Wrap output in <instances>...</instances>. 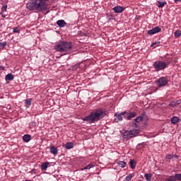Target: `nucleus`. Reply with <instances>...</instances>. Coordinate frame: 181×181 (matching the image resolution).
Returning a JSON list of instances; mask_svg holds the SVG:
<instances>
[{
  "mask_svg": "<svg viewBox=\"0 0 181 181\" xmlns=\"http://www.w3.org/2000/svg\"><path fill=\"white\" fill-rule=\"evenodd\" d=\"M138 134H139V130L138 129L127 130L123 134V139L124 141H128L131 138L136 136Z\"/></svg>",
  "mask_w": 181,
  "mask_h": 181,
  "instance_id": "4",
  "label": "nucleus"
},
{
  "mask_svg": "<svg viewBox=\"0 0 181 181\" xmlns=\"http://www.w3.org/2000/svg\"><path fill=\"white\" fill-rule=\"evenodd\" d=\"M30 139H32V136L30 134H25L23 136V141H24V142H29Z\"/></svg>",
  "mask_w": 181,
  "mask_h": 181,
  "instance_id": "17",
  "label": "nucleus"
},
{
  "mask_svg": "<svg viewBox=\"0 0 181 181\" xmlns=\"http://www.w3.org/2000/svg\"><path fill=\"white\" fill-rule=\"evenodd\" d=\"M91 168H94V165L93 164H88L87 166H86L83 170H90L91 169Z\"/></svg>",
  "mask_w": 181,
  "mask_h": 181,
  "instance_id": "30",
  "label": "nucleus"
},
{
  "mask_svg": "<svg viewBox=\"0 0 181 181\" xmlns=\"http://www.w3.org/2000/svg\"><path fill=\"white\" fill-rule=\"evenodd\" d=\"M144 177H146V180L151 181V179L152 178V174H151V173H146L144 175Z\"/></svg>",
  "mask_w": 181,
  "mask_h": 181,
  "instance_id": "23",
  "label": "nucleus"
},
{
  "mask_svg": "<svg viewBox=\"0 0 181 181\" xmlns=\"http://www.w3.org/2000/svg\"><path fill=\"white\" fill-rule=\"evenodd\" d=\"M46 13H49V11H47Z\"/></svg>",
  "mask_w": 181,
  "mask_h": 181,
  "instance_id": "40",
  "label": "nucleus"
},
{
  "mask_svg": "<svg viewBox=\"0 0 181 181\" xmlns=\"http://www.w3.org/2000/svg\"><path fill=\"white\" fill-rule=\"evenodd\" d=\"M112 11H114L115 13H122L124 11H125V8L121 6H115L112 8Z\"/></svg>",
  "mask_w": 181,
  "mask_h": 181,
  "instance_id": "10",
  "label": "nucleus"
},
{
  "mask_svg": "<svg viewBox=\"0 0 181 181\" xmlns=\"http://www.w3.org/2000/svg\"><path fill=\"white\" fill-rule=\"evenodd\" d=\"M141 145H142V146H144L145 143H142V144H139V146H141Z\"/></svg>",
  "mask_w": 181,
  "mask_h": 181,
  "instance_id": "37",
  "label": "nucleus"
},
{
  "mask_svg": "<svg viewBox=\"0 0 181 181\" xmlns=\"http://www.w3.org/2000/svg\"><path fill=\"white\" fill-rule=\"evenodd\" d=\"M13 78H15V76L12 74H8L5 76L6 81H12V80H13Z\"/></svg>",
  "mask_w": 181,
  "mask_h": 181,
  "instance_id": "15",
  "label": "nucleus"
},
{
  "mask_svg": "<svg viewBox=\"0 0 181 181\" xmlns=\"http://www.w3.org/2000/svg\"><path fill=\"white\" fill-rule=\"evenodd\" d=\"M7 45H8V42H0V49H5V47H6Z\"/></svg>",
  "mask_w": 181,
  "mask_h": 181,
  "instance_id": "26",
  "label": "nucleus"
},
{
  "mask_svg": "<svg viewBox=\"0 0 181 181\" xmlns=\"http://www.w3.org/2000/svg\"><path fill=\"white\" fill-rule=\"evenodd\" d=\"M174 179L175 180H180L181 181V173H177V174H175V175L173 176Z\"/></svg>",
  "mask_w": 181,
  "mask_h": 181,
  "instance_id": "25",
  "label": "nucleus"
},
{
  "mask_svg": "<svg viewBox=\"0 0 181 181\" xmlns=\"http://www.w3.org/2000/svg\"><path fill=\"white\" fill-rule=\"evenodd\" d=\"M47 1L49 0H32L27 3V9H28V11H37V12L47 11L49 8Z\"/></svg>",
  "mask_w": 181,
  "mask_h": 181,
  "instance_id": "1",
  "label": "nucleus"
},
{
  "mask_svg": "<svg viewBox=\"0 0 181 181\" xmlns=\"http://www.w3.org/2000/svg\"><path fill=\"white\" fill-rule=\"evenodd\" d=\"M6 8H7V6H3L1 7L2 12H6Z\"/></svg>",
  "mask_w": 181,
  "mask_h": 181,
  "instance_id": "33",
  "label": "nucleus"
},
{
  "mask_svg": "<svg viewBox=\"0 0 181 181\" xmlns=\"http://www.w3.org/2000/svg\"><path fill=\"white\" fill-rule=\"evenodd\" d=\"M166 1L162 2V1H158V8H163V6H165V5H166Z\"/></svg>",
  "mask_w": 181,
  "mask_h": 181,
  "instance_id": "28",
  "label": "nucleus"
},
{
  "mask_svg": "<svg viewBox=\"0 0 181 181\" xmlns=\"http://www.w3.org/2000/svg\"><path fill=\"white\" fill-rule=\"evenodd\" d=\"M136 117V112H131L128 110L127 115L124 116V118L125 119H128L129 121H131L132 118H135Z\"/></svg>",
  "mask_w": 181,
  "mask_h": 181,
  "instance_id": "9",
  "label": "nucleus"
},
{
  "mask_svg": "<svg viewBox=\"0 0 181 181\" xmlns=\"http://www.w3.org/2000/svg\"><path fill=\"white\" fill-rule=\"evenodd\" d=\"M65 148L66 149H73V148H74V144H73L72 142H67L65 145Z\"/></svg>",
  "mask_w": 181,
  "mask_h": 181,
  "instance_id": "19",
  "label": "nucleus"
},
{
  "mask_svg": "<svg viewBox=\"0 0 181 181\" xmlns=\"http://www.w3.org/2000/svg\"><path fill=\"white\" fill-rule=\"evenodd\" d=\"M145 117H146L145 114H141L140 116L137 117L136 119L133 120L134 125H135V127H137L138 125L136 124V122H142Z\"/></svg>",
  "mask_w": 181,
  "mask_h": 181,
  "instance_id": "8",
  "label": "nucleus"
},
{
  "mask_svg": "<svg viewBox=\"0 0 181 181\" xmlns=\"http://www.w3.org/2000/svg\"><path fill=\"white\" fill-rule=\"evenodd\" d=\"M165 159H173V154L167 155Z\"/></svg>",
  "mask_w": 181,
  "mask_h": 181,
  "instance_id": "32",
  "label": "nucleus"
},
{
  "mask_svg": "<svg viewBox=\"0 0 181 181\" xmlns=\"http://www.w3.org/2000/svg\"><path fill=\"white\" fill-rule=\"evenodd\" d=\"M134 176H135V174L134 173L129 174V175L126 176L125 180L130 181L132 179V177H134Z\"/></svg>",
  "mask_w": 181,
  "mask_h": 181,
  "instance_id": "24",
  "label": "nucleus"
},
{
  "mask_svg": "<svg viewBox=\"0 0 181 181\" xmlns=\"http://www.w3.org/2000/svg\"><path fill=\"white\" fill-rule=\"evenodd\" d=\"M153 67L155 71H160L165 70L168 67V64L163 61H156L153 64Z\"/></svg>",
  "mask_w": 181,
  "mask_h": 181,
  "instance_id": "5",
  "label": "nucleus"
},
{
  "mask_svg": "<svg viewBox=\"0 0 181 181\" xmlns=\"http://www.w3.org/2000/svg\"><path fill=\"white\" fill-rule=\"evenodd\" d=\"M174 36H175V37H180V36H181V31H180V30H176L174 33Z\"/></svg>",
  "mask_w": 181,
  "mask_h": 181,
  "instance_id": "27",
  "label": "nucleus"
},
{
  "mask_svg": "<svg viewBox=\"0 0 181 181\" xmlns=\"http://www.w3.org/2000/svg\"><path fill=\"white\" fill-rule=\"evenodd\" d=\"M25 105L30 107L32 105V98H28L25 100Z\"/></svg>",
  "mask_w": 181,
  "mask_h": 181,
  "instance_id": "21",
  "label": "nucleus"
},
{
  "mask_svg": "<svg viewBox=\"0 0 181 181\" xmlns=\"http://www.w3.org/2000/svg\"><path fill=\"white\" fill-rule=\"evenodd\" d=\"M115 122H119V121H122V116L118 112L115 113Z\"/></svg>",
  "mask_w": 181,
  "mask_h": 181,
  "instance_id": "14",
  "label": "nucleus"
},
{
  "mask_svg": "<svg viewBox=\"0 0 181 181\" xmlns=\"http://www.w3.org/2000/svg\"><path fill=\"white\" fill-rule=\"evenodd\" d=\"M49 165H50V163H49L47 161L42 163L41 164V170H46V169H47V168L49 167Z\"/></svg>",
  "mask_w": 181,
  "mask_h": 181,
  "instance_id": "16",
  "label": "nucleus"
},
{
  "mask_svg": "<svg viewBox=\"0 0 181 181\" xmlns=\"http://www.w3.org/2000/svg\"><path fill=\"white\" fill-rule=\"evenodd\" d=\"M180 121V119L178 117H173L171 118V123L172 124H177Z\"/></svg>",
  "mask_w": 181,
  "mask_h": 181,
  "instance_id": "20",
  "label": "nucleus"
},
{
  "mask_svg": "<svg viewBox=\"0 0 181 181\" xmlns=\"http://www.w3.org/2000/svg\"><path fill=\"white\" fill-rule=\"evenodd\" d=\"M50 153L52 155H57L59 150H57V147H54V146H51L49 148Z\"/></svg>",
  "mask_w": 181,
  "mask_h": 181,
  "instance_id": "13",
  "label": "nucleus"
},
{
  "mask_svg": "<svg viewBox=\"0 0 181 181\" xmlns=\"http://www.w3.org/2000/svg\"><path fill=\"white\" fill-rule=\"evenodd\" d=\"M0 70L4 71V70H5V67H4L3 66H0Z\"/></svg>",
  "mask_w": 181,
  "mask_h": 181,
  "instance_id": "36",
  "label": "nucleus"
},
{
  "mask_svg": "<svg viewBox=\"0 0 181 181\" xmlns=\"http://www.w3.org/2000/svg\"><path fill=\"white\" fill-rule=\"evenodd\" d=\"M173 158H175L176 159H179V156L176 154H173Z\"/></svg>",
  "mask_w": 181,
  "mask_h": 181,
  "instance_id": "35",
  "label": "nucleus"
},
{
  "mask_svg": "<svg viewBox=\"0 0 181 181\" xmlns=\"http://www.w3.org/2000/svg\"><path fill=\"white\" fill-rule=\"evenodd\" d=\"M57 52H70L73 49V43L69 42H61L55 47Z\"/></svg>",
  "mask_w": 181,
  "mask_h": 181,
  "instance_id": "3",
  "label": "nucleus"
},
{
  "mask_svg": "<svg viewBox=\"0 0 181 181\" xmlns=\"http://www.w3.org/2000/svg\"><path fill=\"white\" fill-rule=\"evenodd\" d=\"M57 25L59 28H64V26H66L67 25V23H66V21H64V20H59L57 21Z\"/></svg>",
  "mask_w": 181,
  "mask_h": 181,
  "instance_id": "12",
  "label": "nucleus"
},
{
  "mask_svg": "<svg viewBox=\"0 0 181 181\" xmlns=\"http://www.w3.org/2000/svg\"><path fill=\"white\" fill-rule=\"evenodd\" d=\"M117 165L120 168H125V166H127V163H125V161H119Z\"/></svg>",
  "mask_w": 181,
  "mask_h": 181,
  "instance_id": "22",
  "label": "nucleus"
},
{
  "mask_svg": "<svg viewBox=\"0 0 181 181\" xmlns=\"http://www.w3.org/2000/svg\"><path fill=\"white\" fill-rule=\"evenodd\" d=\"M156 83L158 87L160 88V87H165V86H167L168 83H169V81L168 80V77L161 76L156 81Z\"/></svg>",
  "mask_w": 181,
  "mask_h": 181,
  "instance_id": "6",
  "label": "nucleus"
},
{
  "mask_svg": "<svg viewBox=\"0 0 181 181\" xmlns=\"http://www.w3.org/2000/svg\"><path fill=\"white\" fill-rule=\"evenodd\" d=\"M13 33H21V30L18 27L13 28Z\"/></svg>",
  "mask_w": 181,
  "mask_h": 181,
  "instance_id": "29",
  "label": "nucleus"
},
{
  "mask_svg": "<svg viewBox=\"0 0 181 181\" xmlns=\"http://www.w3.org/2000/svg\"><path fill=\"white\" fill-rule=\"evenodd\" d=\"M160 41H155L151 45V47H153V46H156V45H160Z\"/></svg>",
  "mask_w": 181,
  "mask_h": 181,
  "instance_id": "31",
  "label": "nucleus"
},
{
  "mask_svg": "<svg viewBox=\"0 0 181 181\" xmlns=\"http://www.w3.org/2000/svg\"><path fill=\"white\" fill-rule=\"evenodd\" d=\"M105 117V111L102 109H97L94 112H92L88 116L84 117L83 121L88 122L89 124H93V122H97L100 119H103Z\"/></svg>",
  "mask_w": 181,
  "mask_h": 181,
  "instance_id": "2",
  "label": "nucleus"
},
{
  "mask_svg": "<svg viewBox=\"0 0 181 181\" xmlns=\"http://www.w3.org/2000/svg\"><path fill=\"white\" fill-rule=\"evenodd\" d=\"M122 116V115H128V110L127 111H124V112H122L121 113H119Z\"/></svg>",
  "mask_w": 181,
  "mask_h": 181,
  "instance_id": "34",
  "label": "nucleus"
},
{
  "mask_svg": "<svg viewBox=\"0 0 181 181\" xmlns=\"http://www.w3.org/2000/svg\"><path fill=\"white\" fill-rule=\"evenodd\" d=\"M180 104H181V100H177L170 103L169 107H172L173 108H175L176 107H179Z\"/></svg>",
  "mask_w": 181,
  "mask_h": 181,
  "instance_id": "11",
  "label": "nucleus"
},
{
  "mask_svg": "<svg viewBox=\"0 0 181 181\" xmlns=\"http://www.w3.org/2000/svg\"><path fill=\"white\" fill-rule=\"evenodd\" d=\"M129 166L131 169H135V168H136V161H135V160H130Z\"/></svg>",
  "mask_w": 181,
  "mask_h": 181,
  "instance_id": "18",
  "label": "nucleus"
},
{
  "mask_svg": "<svg viewBox=\"0 0 181 181\" xmlns=\"http://www.w3.org/2000/svg\"><path fill=\"white\" fill-rule=\"evenodd\" d=\"M1 16H2V18H5V16H4V15H2Z\"/></svg>",
  "mask_w": 181,
  "mask_h": 181,
  "instance_id": "39",
  "label": "nucleus"
},
{
  "mask_svg": "<svg viewBox=\"0 0 181 181\" xmlns=\"http://www.w3.org/2000/svg\"><path fill=\"white\" fill-rule=\"evenodd\" d=\"M159 32H162V28L160 27H155L151 30L147 31L148 35H155L156 33H159Z\"/></svg>",
  "mask_w": 181,
  "mask_h": 181,
  "instance_id": "7",
  "label": "nucleus"
},
{
  "mask_svg": "<svg viewBox=\"0 0 181 181\" xmlns=\"http://www.w3.org/2000/svg\"><path fill=\"white\" fill-rule=\"evenodd\" d=\"M175 2H181V0H174Z\"/></svg>",
  "mask_w": 181,
  "mask_h": 181,
  "instance_id": "38",
  "label": "nucleus"
}]
</instances>
